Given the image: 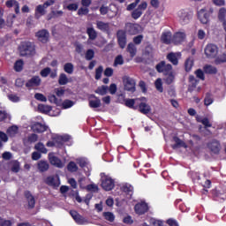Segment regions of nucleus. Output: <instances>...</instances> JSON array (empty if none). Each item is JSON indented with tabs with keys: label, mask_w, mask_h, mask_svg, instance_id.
<instances>
[{
	"label": "nucleus",
	"mask_w": 226,
	"mask_h": 226,
	"mask_svg": "<svg viewBox=\"0 0 226 226\" xmlns=\"http://www.w3.org/2000/svg\"><path fill=\"white\" fill-rule=\"evenodd\" d=\"M19 50L21 56H32L36 54L35 45L29 41H22Z\"/></svg>",
	"instance_id": "obj_1"
},
{
	"label": "nucleus",
	"mask_w": 226,
	"mask_h": 226,
	"mask_svg": "<svg viewBox=\"0 0 226 226\" xmlns=\"http://www.w3.org/2000/svg\"><path fill=\"white\" fill-rule=\"evenodd\" d=\"M101 181H102L101 186L104 191L109 192L115 188V180H113L111 177H108V175H104V177H102Z\"/></svg>",
	"instance_id": "obj_2"
},
{
	"label": "nucleus",
	"mask_w": 226,
	"mask_h": 226,
	"mask_svg": "<svg viewBox=\"0 0 226 226\" xmlns=\"http://www.w3.org/2000/svg\"><path fill=\"white\" fill-rule=\"evenodd\" d=\"M207 147L212 154L218 155L220 154V151L222 150V144L220 143V140L213 139L207 143Z\"/></svg>",
	"instance_id": "obj_3"
},
{
	"label": "nucleus",
	"mask_w": 226,
	"mask_h": 226,
	"mask_svg": "<svg viewBox=\"0 0 226 226\" xmlns=\"http://www.w3.org/2000/svg\"><path fill=\"white\" fill-rule=\"evenodd\" d=\"M213 13V11H207V9L202 8L197 12L198 19L201 24H208L210 21V16Z\"/></svg>",
	"instance_id": "obj_4"
},
{
	"label": "nucleus",
	"mask_w": 226,
	"mask_h": 226,
	"mask_svg": "<svg viewBox=\"0 0 226 226\" xmlns=\"http://www.w3.org/2000/svg\"><path fill=\"white\" fill-rule=\"evenodd\" d=\"M192 16V12H189V11H185L184 9L182 11H178L177 12V17L181 25H186L190 23Z\"/></svg>",
	"instance_id": "obj_5"
},
{
	"label": "nucleus",
	"mask_w": 226,
	"mask_h": 226,
	"mask_svg": "<svg viewBox=\"0 0 226 226\" xmlns=\"http://www.w3.org/2000/svg\"><path fill=\"white\" fill-rule=\"evenodd\" d=\"M42 79L40 76H33L30 79H28L25 86L26 87L31 91L34 88L39 87L41 85Z\"/></svg>",
	"instance_id": "obj_6"
},
{
	"label": "nucleus",
	"mask_w": 226,
	"mask_h": 226,
	"mask_svg": "<svg viewBox=\"0 0 226 226\" xmlns=\"http://www.w3.org/2000/svg\"><path fill=\"white\" fill-rule=\"evenodd\" d=\"M172 65L170 64H166L165 61H161L159 64L155 65V70L159 73H162L163 75H167L170 72H172Z\"/></svg>",
	"instance_id": "obj_7"
},
{
	"label": "nucleus",
	"mask_w": 226,
	"mask_h": 226,
	"mask_svg": "<svg viewBox=\"0 0 226 226\" xmlns=\"http://www.w3.org/2000/svg\"><path fill=\"white\" fill-rule=\"evenodd\" d=\"M124 84V89L125 91H129L130 93H135L136 91V81L128 76H125L123 79Z\"/></svg>",
	"instance_id": "obj_8"
},
{
	"label": "nucleus",
	"mask_w": 226,
	"mask_h": 226,
	"mask_svg": "<svg viewBox=\"0 0 226 226\" xmlns=\"http://www.w3.org/2000/svg\"><path fill=\"white\" fill-rule=\"evenodd\" d=\"M204 53L207 58H215L218 55V46L207 44L204 49Z\"/></svg>",
	"instance_id": "obj_9"
},
{
	"label": "nucleus",
	"mask_w": 226,
	"mask_h": 226,
	"mask_svg": "<svg viewBox=\"0 0 226 226\" xmlns=\"http://www.w3.org/2000/svg\"><path fill=\"white\" fill-rule=\"evenodd\" d=\"M134 210L136 215H143L149 211V206L147 202L141 201L135 205Z\"/></svg>",
	"instance_id": "obj_10"
},
{
	"label": "nucleus",
	"mask_w": 226,
	"mask_h": 226,
	"mask_svg": "<svg viewBox=\"0 0 226 226\" xmlns=\"http://www.w3.org/2000/svg\"><path fill=\"white\" fill-rule=\"evenodd\" d=\"M48 129L49 127L46 124H43L40 122H35L31 125L32 132L38 134L47 132Z\"/></svg>",
	"instance_id": "obj_11"
},
{
	"label": "nucleus",
	"mask_w": 226,
	"mask_h": 226,
	"mask_svg": "<svg viewBox=\"0 0 226 226\" xmlns=\"http://www.w3.org/2000/svg\"><path fill=\"white\" fill-rule=\"evenodd\" d=\"M70 215L72 217V219L75 221V222L79 225H84L88 222V221L80 215L77 211L71 210Z\"/></svg>",
	"instance_id": "obj_12"
},
{
	"label": "nucleus",
	"mask_w": 226,
	"mask_h": 226,
	"mask_svg": "<svg viewBox=\"0 0 226 226\" xmlns=\"http://www.w3.org/2000/svg\"><path fill=\"white\" fill-rule=\"evenodd\" d=\"M117 42L118 45L121 49H124L127 43V36L126 33L124 30H119L117 33Z\"/></svg>",
	"instance_id": "obj_13"
},
{
	"label": "nucleus",
	"mask_w": 226,
	"mask_h": 226,
	"mask_svg": "<svg viewBox=\"0 0 226 226\" xmlns=\"http://www.w3.org/2000/svg\"><path fill=\"white\" fill-rule=\"evenodd\" d=\"M182 54L180 52H170L167 54L166 59L170 62L173 65H178L179 58H181Z\"/></svg>",
	"instance_id": "obj_14"
},
{
	"label": "nucleus",
	"mask_w": 226,
	"mask_h": 226,
	"mask_svg": "<svg viewBox=\"0 0 226 226\" xmlns=\"http://www.w3.org/2000/svg\"><path fill=\"white\" fill-rule=\"evenodd\" d=\"M44 183L49 186L55 188L59 187V185H61V182L59 181V177H54V175L47 177L44 180Z\"/></svg>",
	"instance_id": "obj_15"
},
{
	"label": "nucleus",
	"mask_w": 226,
	"mask_h": 226,
	"mask_svg": "<svg viewBox=\"0 0 226 226\" xmlns=\"http://www.w3.org/2000/svg\"><path fill=\"white\" fill-rule=\"evenodd\" d=\"M35 36L37 37L38 41H40L42 43H47L49 40V33L46 29L38 31L35 34Z\"/></svg>",
	"instance_id": "obj_16"
},
{
	"label": "nucleus",
	"mask_w": 226,
	"mask_h": 226,
	"mask_svg": "<svg viewBox=\"0 0 226 226\" xmlns=\"http://www.w3.org/2000/svg\"><path fill=\"white\" fill-rule=\"evenodd\" d=\"M24 196L26 199L27 201V208L28 209H34L36 205V200L30 191H26L24 192Z\"/></svg>",
	"instance_id": "obj_17"
},
{
	"label": "nucleus",
	"mask_w": 226,
	"mask_h": 226,
	"mask_svg": "<svg viewBox=\"0 0 226 226\" xmlns=\"http://www.w3.org/2000/svg\"><path fill=\"white\" fill-rule=\"evenodd\" d=\"M102 106L101 100L96 97L94 94L89 95V108L91 109H99Z\"/></svg>",
	"instance_id": "obj_18"
},
{
	"label": "nucleus",
	"mask_w": 226,
	"mask_h": 226,
	"mask_svg": "<svg viewBox=\"0 0 226 226\" xmlns=\"http://www.w3.org/2000/svg\"><path fill=\"white\" fill-rule=\"evenodd\" d=\"M173 141L175 144L171 146L172 149H177L180 147L188 148V145L177 136H173Z\"/></svg>",
	"instance_id": "obj_19"
},
{
	"label": "nucleus",
	"mask_w": 226,
	"mask_h": 226,
	"mask_svg": "<svg viewBox=\"0 0 226 226\" xmlns=\"http://www.w3.org/2000/svg\"><path fill=\"white\" fill-rule=\"evenodd\" d=\"M185 38L186 34L185 33L178 32L173 35L172 41L175 45H179L185 41Z\"/></svg>",
	"instance_id": "obj_20"
},
{
	"label": "nucleus",
	"mask_w": 226,
	"mask_h": 226,
	"mask_svg": "<svg viewBox=\"0 0 226 226\" xmlns=\"http://www.w3.org/2000/svg\"><path fill=\"white\" fill-rule=\"evenodd\" d=\"M47 11L43 4H38L35 8L34 18L40 19L42 16L46 15Z\"/></svg>",
	"instance_id": "obj_21"
},
{
	"label": "nucleus",
	"mask_w": 226,
	"mask_h": 226,
	"mask_svg": "<svg viewBox=\"0 0 226 226\" xmlns=\"http://www.w3.org/2000/svg\"><path fill=\"white\" fill-rule=\"evenodd\" d=\"M172 41V33L170 31L164 32L161 35V41L163 44L169 45L171 44Z\"/></svg>",
	"instance_id": "obj_22"
},
{
	"label": "nucleus",
	"mask_w": 226,
	"mask_h": 226,
	"mask_svg": "<svg viewBox=\"0 0 226 226\" xmlns=\"http://www.w3.org/2000/svg\"><path fill=\"white\" fill-rule=\"evenodd\" d=\"M49 162L51 165L58 168V169H63L64 167V164L63 163V161L59 159V157L56 155H52L49 157Z\"/></svg>",
	"instance_id": "obj_23"
},
{
	"label": "nucleus",
	"mask_w": 226,
	"mask_h": 226,
	"mask_svg": "<svg viewBox=\"0 0 226 226\" xmlns=\"http://www.w3.org/2000/svg\"><path fill=\"white\" fill-rule=\"evenodd\" d=\"M96 27L98 30L109 34L110 31L109 23H104V21H96Z\"/></svg>",
	"instance_id": "obj_24"
},
{
	"label": "nucleus",
	"mask_w": 226,
	"mask_h": 226,
	"mask_svg": "<svg viewBox=\"0 0 226 226\" xmlns=\"http://www.w3.org/2000/svg\"><path fill=\"white\" fill-rule=\"evenodd\" d=\"M50 165L48 161L40 160L37 162V169L40 172H46L49 170Z\"/></svg>",
	"instance_id": "obj_25"
},
{
	"label": "nucleus",
	"mask_w": 226,
	"mask_h": 226,
	"mask_svg": "<svg viewBox=\"0 0 226 226\" xmlns=\"http://www.w3.org/2000/svg\"><path fill=\"white\" fill-rule=\"evenodd\" d=\"M126 30L132 35H135L139 33V26L137 23H126Z\"/></svg>",
	"instance_id": "obj_26"
},
{
	"label": "nucleus",
	"mask_w": 226,
	"mask_h": 226,
	"mask_svg": "<svg viewBox=\"0 0 226 226\" xmlns=\"http://www.w3.org/2000/svg\"><path fill=\"white\" fill-rule=\"evenodd\" d=\"M139 113L143 115H148L151 112V106L147 104L146 102H140L138 106Z\"/></svg>",
	"instance_id": "obj_27"
},
{
	"label": "nucleus",
	"mask_w": 226,
	"mask_h": 226,
	"mask_svg": "<svg viewBox=\"0 0 226 226\" xmlns=\"http://www.w3.org/2000/svg\"><path fill=\"white\" fill-rule=\"evenodd\" d=\"M211 194L214 197V199L215 200H226V192L223 191H218L216 189L211 191Z\"/></svg>",
	"instance_id": "obj_28"
},
{
	"label": "nucleus",
	"mask_w": 226,
	"mask_h": 226,
	"mask_svg": "<svg viewBox=\"0 0 226 226\" xmlns=\"http://www.w3.org/2000/svg\"><path fill=\"white\" fill-rule=\"evenodd\" d=\"M200 80H198L195 76L191 75L189 76V87H188V91H194V89L197 87L198 84H199Z\"/></svg>",
	"instance_id": "obj_29"
},
{
	"label": "nucleus",
	"mask_w": 226,
	"mask_h": 226,
	"mask_svg": "<svg viewBox=\"0 0 226 226\" xmlns=\"http://www.w3.org/2000/svg\"><path fill=\"white\" fill-rule=\"evenodd\" d=\"M121 191L132 198L134 188L131 184H124L123 186L121 187Z\"/></svg>",
	"instance_id": "obj_30"
},
{
	"label": "nucleus",
	"mask_w": 226,
	"mask_h": 226,
	"mask_svg": "<svg viewBox=\"0 0 226 226\" xmlns=\"http://www.w3.org/2000/svg\"><path fill=\"white\" fill-rule=\"evenodd\" d=\"M38 111L41 114H49L52 111V107L46 104H39Z\"/></svg>",
	"instance_id": "obj_31"
},
{
	"label": "nucleus",
	"mask_w": 226,
	"mask_h": 226,
	"mask_svg": "<svg viewBox=\"0 0 226 226\" xmlns=\"http://www.w3.org/2000/svg\"><path fill=\"white\" fill-rule=\"evenodd\" d=\"M18 132L19 127L17 125H11L8 127V129L6 130V134L11 138L15 137L18 134Z\"/></svg>",
	"instance_id": "obj_32"
},
{
	"label": "nucleus",
	"mask_w": 226,
	"mask_h": 226,
	"mask_svg": "<svg viewBox=\"0 0 226 226\" xmlns=\"http://www.w3.org/2000/svg\"><path fill=\"white\" fill-rule=\"evenodd\" d=\"M39 136L36 133H31L27 136L26 139H24V144H33L37 142Z\"/></svg>",
	"instance_id": "obj_33"
},
{
	"label": "nucleus",
	"mask_w": 226,
	"mask_h": 226,
	"mask_svg": "<svg viewBox=\"0 0 226 226\" xmlns=\"http://www.w3.org/2000/svg\"><path fill=\"white\" fill-rule=\"evenodd\" d=\"M194 65V59L192 57H189L185 62V72H189L192 71Z\"/></svg>",
	"instance_id": "obj_34"
},
{
	"label": "nucleus",
	"mask_w": 226,
	"mask_h": 226,
	"mask_svg": "<svg viewBox=\"0 0 226 226\" xmlns=\"http://www.w3.org/2000/svg\"><path fill=\"white\" fill-rule=\"evenodd\" d=\"M24 64H25V63L22 59L17 60L13 65L14 71L18 72H22L24 69Z\"/></svg>",
	"instance_id": "obj_35"
},
{
	"label": "nucleus",
	"mask_w": 226,
	"mask_h": 226,
	"mask_svg": "<svg viewBox=\"0 0 226 226\" xmlns=\"http://www.w3.org/2000/svg\"><path fill=\"white\" fill-rule=\"evenodd\" d=\"M203 70L207 74H217L218 72V69L213 65H205Z\"/></svg>",
	"instance_id": "obj_36"
},
{
	"label": "nucleus",
	"mask_w": 226,
	"mask_h": 226,
	"mask_svg": "<svg viewBox=\"0 0 226 226\" xmlns=\"http://www.w3.org/2000/svg\"><path fill=\"white\" fill-rule=\"evenodd\" d=\"M34 149L41 154H48V148L42 142H38L34 145Z\"/></svg>",
	"instance_id": "obj_37"
},
{
	"label": "nucleus",
	"mask_w": 226,
	"mask_h": 226,
	"mask_svg": "<svg viewBox=\"0 0 226 226\" xmlns=\"http://www.w3.org/2000/svg\"><path fill=\"white\" fill-rule=\"evenodd\" d=\"M87 34L91 41H94L97 38V32L93 27H87Z\"/></svg>",
	"instance_id": "obj_38"
},
{
	"label": "nucleus",
	"mask_w": 226,
	"mask_h": 226,
	"mask_svg": "<svg viewBox=\"0 0 226 226\" xmlns=\"http://www.w3.org/2000/svg\"><path fill=\"white\" fill-rule=\"evenodd\" d=\"M215 100L213 98V95L211 93H207L205 99H204V105L206 107H209V105H212L214 103Z\"/></svg>",
	"instance_id": "obj_39"
},
{
	"label": "nucleus",
	"mask_w": 226,
	"mask_h": 226,
	"mask_svg": "<svg viewBox=\"0 0 226 226\" xmlns=\"http://www.w3.org/2000/svg\"><path fill=\"white\" fill-rule=\"evenodd\" d=\"M127 51L130 53V56L133 58L137 54V48L132 42L129 43Z\"/></svg>",
	"instance_id": "obj_40"
},
{
	"label": "nucleus",
	"mask_w": 226,
	"mask_h": 226,
	"mask_svg": "<svg viewBox=\"0 0 226 226\" xmlns=\"http://www.w3.org/2000/svg\"><path fill=\"white\" fill-rule=\"evenodd\" d=\"M154 87L156 91H158V93H163V84L161 78L155 79Z\"/></svg>",
	"instance_id": "obj_41"
},
{
	"label": "nucleus",
	"mask_w": 226,
	"mask_h": 226,
	"mask_svg": "<svg viewBox=\"0 0 226 226\" xmlns=\"http://www.w3.org/2000/svg\"><path fill=\"white\" fill-rule=\"evenodd\" d=\"M67 170H68L69 172L74 173V172L78 171L79 168H78V165L75 163V162L71 161L67 164Z\"/></svg>",
	"instance_id": "obj_42"
},
{
	"label": "nucleus",
	"mask_w": 226,
	"mask_h": 226,
	"mask_svg": "<svg viewBox=\"0 0 226 226\" xmlns=\"http://www.w3.org/2000/svg\"><path fill=\"white\" fill-rule=\"evenodd\" d=\"M74 66L72 63H66L64 65V71L69 74H73Z\"/></svg>",
	"instance_id": "obj_43"
},
{
	"label": "nucleus",
	"mask_w": 226,
	"mask_h": 226,
	"mask_svg": "<svg viewBox=\"0 0 226 226\" xmlns=\"http://www.w3.org/2000/svg\"><path fill=\"white\" fill-rule=\"evenodd\" d=\"M124 105L129 109H136V108L134 107L135 99H124Z\"/></svg>",
	"instance_id": "obj_44"
},
{
	"label": "nucleus",
	"mask_w": 226,
	"mask_h": 226,
	"mask_svg": "<svg viewBox=\"0 0 226 226\" xmlns=\"http://www.w3.org/2000/svg\"><path fill=\"white\" fill-rule=\"evenodd\" d=\"M225 16H226V9L225 7H222L220 10H219V14H218V19L221 22H225L226 19H225Z\"/></svg>",
	"instance_id": "obj_45"
},
{
	"label": "nucleus",
	"mask_w": 226,
	"mask_h": 226,
	"mask_svg": "<svg viewBox=\"0 0 226 226\" xmlns=\"http://www.w3.org/2000/svg\"><path fill=\"white\" fill-rule=\"evenodd\" d=\"M103 217L105 220L110 222H113L115 221V215L113 213L111 212H104L102 214Z\"/></svg>",
	"instance_id": "obj_46"
},
{
	"label": "nucleus",
	"mask_w": 226,
	"mask_h": 226,
	"mask_svg": "<svg viewBox=\"0 0 226 226\" xmlns=\"http://www.w3.org/2000/svg\"><path fill=\"white\" fill-rule=\"evenodd\" d=\"M143 12L139 9L136 8L132 12V18L135 20L139 19L142 16Z\"/></svg>",
	"instance_id": "obj_47"
},
{
	"label": "nucleus",
	"mask_w": 226,
	"mask_h": 226,
	"mask_svg": "<svg viewBox=\"0 0 226 226\" xmlns=\"http://www.w3.org/2000/svg\"><path fill=\"white\" fill-rule=\"evenodd\" d=\"M167 77L165 78V83L167 85H170L173 83L174 79H175V76L173 74V72L170 71L168 74H166Z\"/></svg>",
	"instance_id": "obj_48"
},
{
	"label": "nucleus",
	"mask_w": 226,
	"mask_h": 226,
	"mask_svg": "<svg viewBox=\"0 0 226 226\" xmlns=\"http://www.w3.org/2000/svg\"><path fill=\"white\" fill-rule=\"evenodd\" d=\"M58 83L61 86L68 84V77L64 73H61L58 79Z\"/></svg>",
	"instance_id": "obj_49"
},
{
	"label": "nucleus",
	"mask_w": 226,
	"mask_h": 226,
	"mask_svg": "<svg viewBox=\"0 0 226 226\" xmlns=\"http://www.w3.org/2000/svg\"><path fill=\"white\" fill-rule=\"evenodd\" d=\"M52 140L55 142L56 147H63V140L61 139V135L53 136Z\"/></svg>",
	"instance_id": "obj_50"
},
{
	"label": "nucleus",
	"mask_w": 226,
	"mask_h": 226,
	"mask_svg": "<svg viewBox=\"0 0 226 226\" xmlns=\"http://www.w3.org/2000/svg\"><path fill=\"white\" fill-rule=\"evenodd\" d=\"M51 73V68L46 67L40 72V75L43 78H47Z\"/></svg>",
	"instance_id": "obj_51"
},
{
	"label": "nucleus",
	"mask_w": 226,
	"mask_h": 226,
	"mask_svg": "<svg viewBox=\"0 0 226 226\" xmlns=\"http://www.w3.org/2000/svg\"><path fill=\"white\" fill-rule=\"evenodd\" d=\"M108 89H109V87L107 86H102L101 87H98V89L96 90V93L98 94H102L103 96L104 94H106L108 93Z\"/></svg>",
	"instance_id": "obj_52"
},
{
	"label": "nucleus",
	"mask_w": 226,
	"mask_h": 226,
	"mask_svg": "<svg viewBox=\"0 0 226 226\" xmlns=\"http://www.w3.org/2000/svg\"><path fill=\"white\" fill-rule=\"evenodd\" d=\"M8 100L13 103H18V102H20V98L17 94H8Z\"/></svg>",
	"instance_id": "obj_53"
},
{
	"label": "nucleus",
	"mask_w": 226,
	"mask_h": 226,
	"mask_svg": "<svg viewBox=\"0 0 226 226\" xmlns=\"http://www.w3.org/2000/svg\"><path fill=\"white\" fill-rule=\"evenodd\" d=\"M35 100H38V102H47V97L43 94L36 93L34 94Z\"/></svg>",
	"instance_id": "obj_54"
},
{
	"label": "nucleus",
	"mask_w": 226,
	"mask_h": 226,
	"mask_svg": "<svg viewBox=\"0 0 226 226\" xmlns=\"http://www.w3.org/2000/svg\"><path fill=\"white\" fill-rule=\"evenodd\" d=\"M195 75L197 78L200 79L201 80L206 79L205 73L201 69H198L197 71H195Z\"/></svg>",
	"instance_id": "obj_55"
},
{
	"label": "nucleus",
	"mask_w": 226,
	"mask_h": 226,
	"mask_svg": "<svg viewBox=\"0 0 226 226\" xmlns=\"http://www.w3.org/2000/svg\"><path fill=\"white\" fill-rule=\"evenodd\" d=\"M72 107H73V102L71 101V100H65L63 102V108L64 109H71Z\"/></svg>",
	"instance_id": "obj_56"
},
{
	"label": "nucleus",
	"mask_w": 226,
	"mask_h": 226,
	"mask_svg": "<svg viewBox=\"0 0 226 226\" xmlns=\"http://www.w3.org/2000/svg\"><path fill=\"white\" fill-rule=\"evenodd\" d=\"M103 72V67L100 65L96 70H95V79H100L102 78V73Z\"/></svg>",
	"instance_id": "obj_57"
},
{
	"label": "nucleus",
	"mask_w": 226,
	"mask_h": 226,
	"mask_svg": "<svg viewBox=\"0 0 226 226\" xmlns=\"http://www.w3.org/2000/svg\"><path fill=\"white\" fill-rule=\"evenodd\" d=\"M124 58L121 55L117 56L115 59V62H114V65L117 66V65H122L124 64Z\"/></svg>",
	"instance_id": "obj_58"
},
{
	"label": "nucleus",
	"mask_w": 226,
	"mask_h": 226,
	"mask_svg": "<svg viewBox=\"0 0 226 226\" xmlns=\"http://www.w3.org/2000/svg\"><path fill=\"white\" fill-rule=\"evenodd\" d=\"M94 57V51L93 49H88L86 53V59L90 61Z\"/></svg>",
	"instance_id": "obj_59"
},
{
	"label": "nucleus",
	"mask_w": 226,
	"mask_h": 226,
	"mask_svg": "<svg viewBox=\"0 0 226 226\" xmlns=\"http://www.w3.org/2000/svg\"><path fill=\"white\" fill-rule=\"evenodd\" d=\"M77 164L83 169L87 165V162L83 158H79L77 159Z\"/></svg>",
	"instance_id": "obj_60"
},
{
	"label": "nucleus",
	"mask_w": 226,
	"mask_h": 226,
	"mask_svg": "<svg viewBox=\"0 0 226 226\" xmlns=\"http://www.w3.org/2000/svg\"><path fill=\"white\" fill-rule=\"evenodd\" d=\"M87 189L88 192H97L98 191V186L95 185V184H89L87 186Z\"/></svg>",
	"instance_id": "obj_61"
},
{
	"label": "nucleus",
	"mask_w": 226,
	"mask_h": 226,
	"mask_svg": "<svg viewBox=\"0 0 226 226\" xmlns=\"http://www.w3.org/2000/svg\"><path fill=\"white\" fill-rule=\"evenodd\" d=\"M89 12L88 9L86 7H80L78 11V15L79 16H82V15H87V13Z\"/></svg>",
	"instance_id": "obj_62"
},
{
	"label": "nucleus",
	"mask_w": 226,
	"mask_h": 226,
	"mask_svg": "<svg viewBox=\"0 0 226 226\" xmlns=\"http://www.w3.org/2000/svg\"><path fill=\"white\" fill-rule=\"evenodd\" d=\"M113 73H114V70L110 67L106 68L104 71V75L106 77H111Z\"/></svg>",
	"instance_id": "obj_63"
},
{
	"label": "nucleus",
	"mask_w": 226,
	"mask_h": 226,
	"mask_svg": "<svg viewBox=\"0 0 226 226\" xmlns=\"http://www.w3.org/2000/svg\"><path fill=\"white\" fill-rule=\"evenodd\" d=\"M143 38H144L143 35H138V36L134 37V39H133L134 44L139 45L142 42Z\"/></svg>",
	"instance_id": "obj_64"
}]
</instances>
